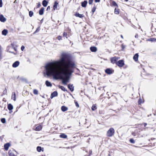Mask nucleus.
<instances>
[{
  "label": "nucleus",
  "mask_w": 156,
  "mask_h": 156,
  "mask_svg": "<svg viewBox=\"0 0 156 156\" xmlns=\"http://www.w3.org/2000/svg\"><path fill=\"white\" fill-rule=\"evenodd\" d=\"M67 55L62 54L60 60L53 61L46 64L45 73L48 76H53L56 80H62V83L66 85L69 82V76L73 72L76 66L74 62L67 58Z\"/></svg>",
  "instance_id": "f257e3e1"
},
{
  "label": "nucleus",
  "mask_w": 156,
  "mask_h": 156,
  "mask_svg": "<svg viewBox=\"0 0 156 156\" xmlns=\"http://www.w3.org/2000/svg\"><path fill=\"white\" fill-rule=\"evenodd\" d=\"M114 129L113 128H111L107 131V135L108 136L111 137L114 135Z\"/></svg>",
  "instance_id": "f03ea898"
},
{
  "label": "nucleus",
  "mask_w": 156,
  "mask_h": 156,
  "mask_svg": "<svg viewBox=\"0 0 156 156\" xmlns=\"http://www.w3.org/2000/svg\"><path fill=\"white\" fill-rule=\"evenodd\" d=\"M116 64L119 67H122L124 65V61L123 60H120L116 62Z\"/></svg>",
  "instance_id": "7ed1b4c3"
},
{
  "label": "nucleus",
  "mask_w": 156,
  "mask_h": 156,
  "mask_svg": "<svg viewBox=\"0 0 156 156\" xmlns=\"http://www.w3.org/2000/svg\"><path fill=\"white\" fill-rule=\"evenodd\" d=\"M118 58H119L116 57H114L111 58V62L113 64L115 63L118 60Z\"/></svg>",
  "instance_id": "20e7f679"
},
{
  "label": "nucleus",
  "mask_w": 156,
  "mask_h": 156,
  "mask_svg": "<svg viewBox=\"0 0 156 156\" xmlns=\"http://www.w3.org/2000/svg\"><path fill=\"white\" fill-rule=\"evenodd\" d=\"M6 20V19L2 15H0V21L2 22H5Z\"/></svg>",
  "instance_id": "39448f33"
},
{
  "label": "nucleus",
  "mask_w": 156,
  "mask_h": 156,
  "mask_svg": "<svg viewBox=\"0 0 156 156\" xmlns=\"http://www.w3.org/2000/svg\"><path fill=\"white\" fill-rule=\"evenodd\" d=\"M15 151L14 150H10L9 151V156H16L14 154V152Z\"/></svg>",
  "instance_id": "423d86ee"
},
{
  "label": "nucleus",
  "mask_w": 156,
  "mask_h": 156,
  "mask_svg": "<svg viewBox=\"0 0 156 156\" xmlns=\"http://www.w3.org/2000/svg\"><path fill=\"white\" fill-rule=\"evenodd\" d=\"M20 64V62L18 61H16L12 64V67L14 68L17 67Z\"/></svg>",
  "instance_id": "0eeeda50"
},
{
  "label": "nucleus",
  "mask_w": 156,
  "mask_h": 156,
  "mask_svg": "<svg viewBox=\"0 0 156 156\" xmlns=\"http://www.w3.org/2000/svg\"><path fill=\"white\" fill-rule=\"evenodd\" d=\"M68 87L71 92H73L74 90V87L73 84H69L68 86Z\"/></svg>",
  "instance_id": "6e6552de"
},
{
  "label": "nucleus",
  "mask_w": 156,
  "mask_h": 156,
  "mask_svg": "<svg viewBox=\"0 0 156 156\" xmlns=\"http://www.w3.org/2000/svg\"><path fill=\"white\" fill-rule=\"evenodd\" d=\"M10 146V144L9 143H7L5 144L4 145V148L5 150L6 151H7L9 147Z\"/></svg>",
  "instance_id": "1a4fd4ad"
},
{
  "label": "nucleus",
  "mask_w": 156,
  "mask_h": 156,
  "mask_svg": "<svg viewBox=\"0 0 156 156\" xmlns=\"http://www.w3.org/2000/svg\"><path fill=\"white\" fill-rule=\"evenodd\" d=\"M58 95V93L57 91H54L51 93V98H53V97L57 96Z\"/></svg>",
  "instance_id": "9d476101"
},
{
  "label": "nucleus",
  "mask_w": 156,
  "mask_h": 156,
  "mask_svg": "<svg viewBox=\"0 0 156 156\" xmlns=\"http://www.w3.org/2000/svg\"><path fill=\"white\" fill-rule=\"evenodd\" d=\"M139 55L138 54L136 53L135 55L133 57V59L136 62L138 61Z\"/></svg>",
  "instance_id": "9b49d317"
},
{
  "label": "nucleus",
  "mask_w": 156,
  "mask_h": 156,
  "mask_svg": "<svg viewBox=\"0 0 156 156\" xmlns=\"http://www.w3.org/2000/svg\"><path fill=\"white\" fill-rule=\"evenodd\" d=\"M75 16L77 17H79L80 18H82L84 16L83 14H80L79 13H76L75 14Z\"/></svg>",
  "instance_id": "f8f14e48"
},
{
  "label": "nucleus",
  "mask_w": 156,
  "mask_h": 156,
  "mask_svg": "<svg viewBox=\"0 0 156 156\" xmlns=\"http://www.w3.org/2000/svg\"><path fill=\"white\" fill-rule=\"evenodd\" d=\"M87 3V1H84V2H81V6L83 7H86Z\"/></svg>",
  "instance_id": "ddd939ff"
},
{
  "label": "nucleus",
  "mask_w": 156,
  "mask_h": 156,
  "mask_svg": "<svg viewBox=\"0 0 156 156\" xmlns=\"http://www.w3.org/2000/svg\"><path fill=\"white\" fill-rule=\"evenodd\" d=\"M90 50L92 52H96L97 51V48L95 47H91L90 48Z\"/></svg>",
  "instance_id": "4468645a"
},
{
  "label": "nucleus",
  "mask_w": 156,
  "mask_h": 156,
  "mask_svg": "<svg viewBox=\"0 0 156 156\" xmlns=\"http://www.w3.org/2000/svg\"><path fill=\"white\" fill-rule=\"evenodd\" d=\"M61 109L62 111L64 112L67 111L68 109V108L66 107L63 106H62Z\"/></svg>",
  "instance_id": "2eb2a0df"
},
{
  "label": "nucleus",
  "mask_w": 156,
  "mask_h": 156,
  "mask_svg": "<svg viewBox=\"0 0 156 156\" xmlns=\"http://www.w3.org/2000/svg\"><path fill=\"white\" fill-rule=\"evenodd\" d=\"M105 72L108 74H111L112 73V70L110 69H106Z\"/></svg>",
  "instance_id": "dca6fc26"
},
{
  "label": "nucleus",
  "mask_w": 156,
  "mask_h": 156,
  "mask_svg": "<svg viewBox=\"0 0 156 156\" xmlns=\"http://www.w3.org/2000/svg\"><path fill=\"white\" fill-rule=\"evenodd\" d=\"M44 8L43 7H42L39 11V14L40 15H42L44 13Z\"/></svg>",
  "instance_id": "f3484780"
},
{
  "label": "nucleus",
  "mask_w": 156,
  "mask_h": 156,
  "mask_svg": "<svg viewBox=\"0 0 156 156\" xmlns=\"http://www.w3.org/2000/svg\"><path fill=\"white\" fill-rule=\"evenodd\" d=\"M45 84L47 87H51L52 86L51 83L48 80L46 81Z\"/></svg>",
  "instance_id": "a211bd4d"
},
{
  "label": "nucleus",
  "mask_w": 156,
  "mask_h": 156,
  "mask_svg": "<svg viewBox=\"0 0 156 156\" xmlns=\"http://www.w3.org/2000/svg\"><path fill=\"white\" fill-rule=\"evenodd\" d=\"M42 129V126L40 125H38L36 128V130L40 131Z\"/></svg>",
  "instance_id": "6ab92c4d"
},
{
  "label": "nucleus",
  "mask_w": 156,
  "mask_h": 156,
  "mask_svg": "<svg viewBox=\"0 0 156 156\" xmlns=\"http://www.w3.org/2000/svg\"><path fill=\"white\" fill-rule=\"evenodd\" d=\"M8 109L10 111L12 110L13 108V106L11 104H9L8 105Z\"/></svg>",
  "instance_id": "aec40b11"
},
{
  "label": "nucleus",
  "mask_w": 156,
  "mask_h": 156,
  "mask_svg": "<svg viewBox=\"0 0 156 156\" xmlns=\"http://www.w3.org/2000/svg\"><path fill=\"white\" fill-rule=\"evenodd\" d=\"M8 33V30L6 29H4L2 31V34L4 35H6Z\"/></svg>",
  "instance_id": "412c9836"
},
{
  "label": "nucleus",
  "mask_w": 156,
  "mask_h": 156,
  "mask_svg": "<svg viewBox=\"0 0 156 156\" xmlns=\"http://www.w3.org/2000/svg\"><path fill=\"white\" fill-rule=\"evenodd\" d=\"M58 87L62 90L67 92V90L65 89V88L64 87L60 85H58Z\"/></svg>",
  "instance_id": "4be33fe9"
},
{
  "label": "nucleus",
  "mask_w": 156,
  "mask_h": 156,
  "mask_svg": "<svg viewBox=\"0 0 156 156\" xmlns=\"http://www.w3.org/2000/svg\"><path fill=\"white\" fill-rule=\"evenodd\" d=\"M12 99H13L14 101L16 100V94L15 92H13L12 95Z\"/></svg>",
  "instance_id": "5701e85b"
},
{
  "label": "nucleus",
  "mask_w": 156,
  "mask_h": 156,
  "mask_svg": "<svg viewBox=\"0 0 156 156\" xmlns=\"http://www.w3.org/2000/svg\"><path fill=\"white\" fill-rule=\"evenodd\" d=\"M48 4V2L45 0L43 1L42 2V5L44 7H46Z\"/></svg>",
  "instance_id": "b1692460"
},
{
  "label": "nucleus",
  "mask_w": 156,
  "mask_h": 156,
  "mask_svg": "<svg viewBox=\"0 0 156 156\" xmlns=\"http://www.w3.org/2000/svg\"><path fill=\"white\" fill-rule=\"evenodd\" d=\"M60 136L63 138H66L67 137V136L64 133H62L60 135Z\"/></svg>",
  "instance_id": "393cba45"
},
{
  "label": "nucleus",
  "mask_w": 156,
  "mask_h": 156,
  "mask_svg": "<svg viewBox=\"0 0 156 156\" xmlns=\"http://www.w3.org/2000/svg\"><path fill=\"white\" fill-rule=\"evenodd\" d=\"M58 5V3L56 2H55L53 6V9L54 10L56 9L57 8V5Z\"/></svg>",
  "instance_id": "a878e982"
},
{
  "label": "nucleus",
  "mask_w": 156,
  "mask_h": 156,
  "mask_svg": "<svg viewBox=\"0 0 156 156\" xmlns=\"http://www.w3.org/2000/svg\"><path fill=\"white\" fill-rule=\"evenodd\" d=\"M11 48H13L15 51H16V46L14 43H12L11 44Z\"/></svg>",
  "instance_id": "bb28decb"
},
{
  "label": "nucleus",
  "mask_w": 156,
  "mask_h": 156,
  "mask_svg": "<svg viewBox=\"0 0 156 156\" xmlns=\"http://www.w3.org/2000/svg\"><path fill=\"white\" fill-rule=\"evenodd\" d=\"M114 13L115 14H118L119 13V11L118 9L116 8H115V9L114 10Z\"/></svg>",
  "instance_id": "cd10ccee"
},
{
  "label": "nucleus",
  "mask_w": 156,
  "mask_h": 156,
  "mask_svg": "<svg viewBox=\"0 0 156 156\" xmlns=\"http://www.w3.org/2000/svg\"><path fill=\"white\" fill-rule=\"evenodd\" d=\"M148 40L152 42H156V39L154 38H151Z\"/></svg>",
  "instance_id": "c85d7f7f"
},
{
  "label": "nucleus",
  "mask_w": 156,
  "mask_h": 156,
  "mask_svg": "<svg viewBox=\"0 0 156 156\" xmlns=\"http://www.w3.org/2000/svg\"><path fill=\"white\" fill-rule=\"evenodd\" d=\"M11 47H8L7 48V49L8 50V51L9 52H10V53H13L14 55H16V53H14L13 52H12V51H10V48H11Z\"/></svg>",
  "instance_id": "c756f323"
},
{
  "label": "nucleus",
  "mask_w": 156,
  "mask_h": 156,
  "mask_svg": "<svg viewBox=\"0 0 156 156\" xmlns=\"http://www.w3.org/2000/svg\"><path fill=\"white\" fill-rule=\"evenodd\" d=\"M97 108L95 105H93L92 107L91 108L92 110L93 111H94L95 109H96Z\"/></svg>",
  "instance_id": "7c9ffc66"
},
{
  "label": "nucleus",
  "mask_w": 156,
  "mask_h": 156,
  "mask_svg": "<svg viewBox=\"0 0 156 156\" xmlns=\"http://www.w3.org/2000/svg\"><path fill=\"white\" fill-rule=\"evenodd\" d=\"M37 150L38 152H40L42 150L41 147L38 146L37 148Z\"/></svg>",
  "instance_id": "2f4dec72"
},
{
  "label": "nucleus",
  "mask_w": 156,
  "mask_h": 156,
  "mask_svg": "<svg viewBox=\"0 0 156 156\" xmlns=\"http://www.w3.org/2000/svg\"><path fill=\"white\" fill-rule=\"evenodd\" d=\"M33 93L34 94L37 95L38 94V91L36 89H34L33 91Z\"/></svg>",
  "instance_id": "473e14b6"
},
{
  "label": "nucleus",
  "mask_w": 156,
  "mask_h": 156,
  "mask_svg": "<svg viewBox=\"0 0 156 156\" xmlns=\"http://www.w3.org/2000/svg\"><path fill=\"white\" fill-rule=\"evenodd\" d=\"M34 14L33 12L30 11L29 12V15L30 17H32Z\"/></svg>",
  "instance_id": "72a5a7b5"
},
{
  "label": "nucleus",
  "mask_w": 156,
  "mask_h": 156,
  "mask_svg": "<svg viewBox=\"0 0 156 156\" xmlns=\"http://www.w3.org/2000/svg\"><path fill=\"white\" fill-rule=\"evenodd\" d=\"M112 4L114 6H116L118 7V5L115 1H113L112 2Z\"/></svg>",
  "instance_id": "f704fd0d"
},
{
  "label": "nucleus",
  "mask_w": 156,
  "mask_h": 156,
  "mask_svg": "<svg viewBox=\"0 0 156 156\" xmlns=\"http://www.w3.org/2000/svg\"><path fill=\"white\" fill-rule=\"evenodd\" d=\"M1 121L3 123H5L6 122L5 119V118H2L1 119Z\"/></svg>",
  "instance_id": "c9c22d12"
},
{
  "label": "nucleus",
  "mask_w": 156,
  "mask_h": 156,
  "mask_svg": "<svg viewBox=\"0 0 156 156\" xmlns=\"http://www.w3.org/2000/svg\"><path fill=\"white\" fill-rule=\"evenodd\" d=\"M129 141L131 143L134 144L135 143V141L133 139H130L129 140Z\"/></svg>",
  "instance_id": "e433bc0d"
},
{
  "label": "nucleus",
  "mask_w": 156,
  "mask_h": 156,
  "mask_svg": "<svg viewBox=\"0 0 156 156\" xmlns=\"http://www.w3.org/2000/svg\"><path fill=\"white\" fill-rule=\"evenodd\" d=\"M63 37H66V38H67V37H66L67 36V34L66 33L64 32L63 34Z\"/></svg>",
  "instance_id": "4c0bfd02"
},
{
  "label": "nucleus",
  "mask_w": 156,
  "mask_h": 156,
  "mask_svg": "<svg viewBox=\"0 0 156 156\" xmlns=\"http://www.w3.org/2000/svg\"><path fill=\"white\" fill-rule=\"evenodd\" d=\"M95 10H96V8L95 7H94L92 9V12L93 13H94L95 11Z\"/></svg>",
  "instance_id": "58836bf2"
},
{
  "label": "nucleus",
  "mask_w": 156,
  "mask_h": 156,
  "mask_svg": "<svg viewBox=\"0 0 156 156\" xmlns=\"http://www.w3.org/2000/svg\"><path fill=\"white\" fill-rule=\"evenodd\" d=\"M93 0H89V4L91 5L92 4L93 2Z\"/></svg>",
  "instance_id": "ea45409f"
},
{
  "label": "nucleus",
  "mask_w": 156,
  "mask_h": 156,
  "mask_svg": "<svg viewBox=\"0 0 156 156\" xmlns=\"http://www.w3.org/2000/svg\"><path fill=\"white\" fill-rule=\"evenodd\" d=\"M2 0H0V7H2Z\"/></svg>",
  "instance_id": "a19ab883"
},
{
  "label": "nucleus",
  "mask_w": 156,
  "mask_h": 156,
  "mask_svg": "<svg viewBox=\"0 0 156 156\" xmlns=\"http://www.w3.org/2000/svg\"><path fill=\"white\" fill-rule=\"evenodd\" d=\"M142 103V100L141 99H139L138 101V103L139 104H140Z\"/></svg>",
  "instance_id": "79ce46f5"
},
{
  "label": "nucleus",
  "mask_w": 156,
  "mask_h": 156,
  "mask_svg": "<svg viewBox=\"0 0 156 156\" xmlns=\"http://www.w3.org/2000/svg\"><path fill=\"white\" fill-rule=\"evenodd\" d=\"M58 40H61V39H62V37L61 36H59L58 37Z\"/></svg>",
  "instance_id": "37998d69"
},
{
  "label": "nucleus",
  "mask_w": 156,
  "mask_h": 156,
  "mask_svg": "<svg viewBox=\"0 0 156 156\" xmlns=\"http://www.w3.org/2000/svg\"><path fill=\"white\" fill-rule=\"evenodd\" d=\"M76 105V107H79L78 103L77 102H75Z\"/></svg>",
  "instance_id": "c03bdc74"
},
{
  "label": "nucleus",
  "mask_w": 156,
  "mask_h": 156,
  "mask_svg": "<svg viewBox=\"0 0 156 156\" xmlns=\"http://www.w3.org/2000/svg\"><path fill=\"white\" fill-rule=\"evenodd\" d=\"M2 58V52H0V60Z\"/></svg>",
  "instance_id": "a18cd8bd"
},
{
  "label": "nucleus",
  "mask_w": 156,
  "mask_h": 156,
  "mask_svg": "<svg viewBox=\"0 0 156 156\" xmlns=\"http://www.w3.org/2000/svg\"><path fill=\"white\" fill-rule=\"evenodd\" d=\"M24 49V47L23 46H22L21 47V49L22 51H23Z\"/></svg>",
  "instance_id": "49530a36"
},
{
  "label": "nucleus",
  "mask_w": 156,
  "mask_h": 156,
  "mask_svg": "<svg viewBox=\"0 0 156 156\" xmlns=\"http://www.w3.org/2000/svg\"><path fill=\"white\" fill-rule=\"evenodd\" d=\"M41 5L40 3H38L37 5V7L39 8L41 6Z\"/></svg>",
  "instance_id": "de8ad7c7"
},
{
  "label": "nucleus",
  "mask_w": 156,
  "mask_h": 156,
  "mask_svg": "<svg viewBox=\"0 0 156 156\" xmlns=\"http://www.w3.org/2000/svg\"><path fill=\"white\" fill-rule=\"evenodd\" d=\"M50 9V6H48L47 8V10H48V9Z\"/></svg>",
  "instance_id": "09e8293b"
},
{
  "label": "nucleus",
  "mask_w": 156,
  "mask_h": 156,
  "mask_svg": "<svg viewBox=\"0 0 156 156\" xmlns=\"http://www.w3.org/2000/svg\"><path fill=\"white\" fill-rule=\"evenodd\" d=\"M138 37V35L137 34H136L135 35V37L136 38H137Z\"/></svg>",
  "instance_id": "8fccbe9b"
},
{
  "label": "nucleus",
  "mask_w": 156,
  "mask_h": 156,
  "mask_svg": "<svg viewBox=\"0 0 156 156\" xmlns=\"http://www.w3.org/2000/svg\"><path fill=\"white\" fill-rule=\"evenodd\" d=\"M95 2H99L100 1V0H94Z\"/></svg>",
  "instance_id": "3c124183"
},
{
  "label": "nucleus",
  "mask_w": 156,
  "mask_h": 156,
  "mask_svg": "<svg viewBox=\"0 0 156 156\" xmlns=\"http://www.w3.org/2000/svg\"><path fill=\"white\" fill-rule=\"evenodd\" d=\"M132 135L133 136H136V133H135L133 132L132 133Z\"/></svg>",
  "instance_id": "603ef678"
},
{
  "label": "nucleus",
  "mask_w": 156,
  "mask_h": 156,
  "mask_svg": "<svg viewBox=\"0 0 156 156\" xmlns=\"http://www.w3.org/2000/svg\"><path fill=\"white\" fill-rule=\"evenodd\" d=\"M122 49H124L125 48V47L123 44L122 45Z\"/></svg>",
  "instance_id": "864d4df0"
},
{
  "label": "nucleus",
  "mask_w": 156,
  "mask_h": 156,
  "mask_svg": "<svg viewBox=\"0 0 156 156\" xmlns=\"http://www.w3.org/2000/svg\"><path fill=\"white\" fill-rule=\"evenodd\" d=\"M39 31V30L38 29V28H37V30H36V31L37 32H38V31Z\"/></svg>",
  "instance_id": "5fc2aeb1"
},
{
  "label": "nucleus",
  "mask_w": 156,
  "mask_h": 156,
  "mask_svg": "<svg viewBox=\"0 0 156 156\" xmlns=\"http://www.w3.org/2000/svg\"><path fill=\"white\" fill-rule=\"evenodd\" d=\"M144 126H145L147 125V124L146 123H144Z\"/></svg>",
  "instance_id": "6e6d98bb"
},
{
  "label": "nucleus",
  "mask_w": 156,
  "mask_h": 156,
  "mask_svg": "<svg viewBox=\"0 0 156 156\" xmlns=\"http://www.w3.org/2000/svg\"><path fill=\"white\" fill-rule=\"evenodd\" d=\"M1 46L0 45V52H2V51L1 50Z\"/></svg>",
  "instance_id": "4d7b16f0"
},
{
  "label": "nucleus",
  "mask_w": 156,
  "mask_h": 156,
  "mask_svg": "<svg viewBox=\"0 0 156 156\" xmlns=\"http://www.w3.org/2000/svg\"><path fill=\"white\" fill-rule=\"evenodd\" d=\"M121 37L122 38H123V36H122V35H121Z\"/></svg>",
  "instance_id": "13d9d810"
},
{
  "label": "nucleus",
  "mask_w": 156,
  "mask_h": 156,
  "mask_svg": "<svg viewBox=\"0 0 156 156\" xmlns=\"http://www.w3.org/2000/svg\"><path fill=\"white\" fill-rule=\"evenodd\" d=\"M16 0H15L14 1V3H16Z\"/></svg>",
  "instance_id": "bf43d9fd"
},
{
  "label": "nucleus",
  "mask_w": 156,
  "mask_h": 156,
  "mask_svg": "<svg viewBox=\"0 0 156 156\" xmlns=\"http://www.w3.org/2000/svg\"><path fill=\"white\" fill-rule=\"evenodd\" d=\"M36 32H37L35 31L34 32V34H35Z\"/></svg>",
  "instance_id": "052dcab7"
},
{
  "label": "nucleus",
  "mask_w": 156,
  "mask_h": 156,
  "mask_svg": "<svg viewBox=\"0 0 156 156\" xmlns=\"http://www.w3.org/2000/svg\"><path fill=\"white\" fill-rule=\"evenodd\" d=\"M126 1H128L129 0H125Z\"/></svg>",
  "instance_id": "680f3d73"
}]
</instances>
